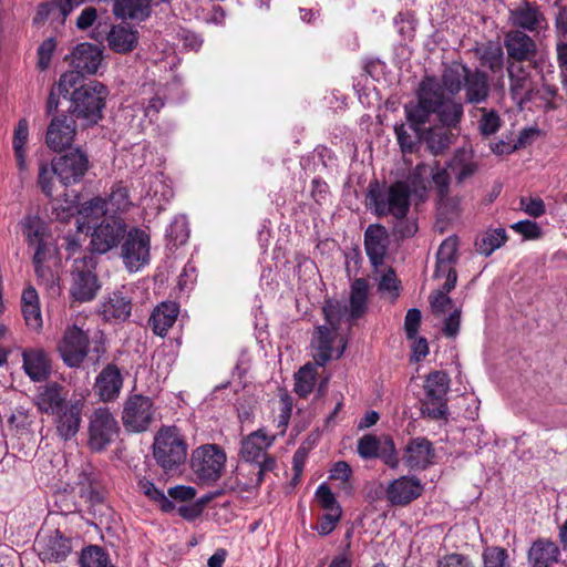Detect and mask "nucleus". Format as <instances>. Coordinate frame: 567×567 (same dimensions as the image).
I'll use <instances>...</instances> for the list:
<instances>
[{"mask_svg": "<svg viewBox=\"0 0 567 567\" xmlns=\"http://www.w3.org/2000/svg\"><path fill=\"white\" fill-rule=\"evenodd\" d=\"M406 121L412 125H424L435 115L439 124L458 132L464 116L463 102L449 96L439 82L426 78L420 83L416 101L404 105Z\"/></svg>", "mask_w": 567, "mask_h": 567, "instance_id": "f257e3e1", "label": "nucleus"}, {"mask_svg": "<svg viewBox=\"0 0 567 567\" xmlns=\"http://www.w3.org/2000/svg\"><path fill=\"white\" fill-rule=\"evenodd\" d=\"M410 205L411 189L405 182L398 181L386 186L374 181L368 186L365 207L379 218L404 217L410 212Z\"/></svg>", "mask_w": 567, "mask_h": 567, "instance_id": "f03ea898", "label": "nucleus"}, {"mask_svg": "<svg viewBox=\"0 0 567 567\" xmlns=\"http://www.w3.org/2000/svg\"><path fill=\"white\" fill-rule=\"evenodd\" d=\"M107 95V87L99 81L80 85L71 93L70 116L83 127L97 124L103 117Z\"/></svg>", "mask_w": 567, "mask_h": 567, "instance_id": "7ed1b4c3", "label": "nucleus"}, {"mask_svg": "<svg viewBox=\"0 0 567 567\" xmlns=\"http://www.w3.org/2000/svg\"><path fill=\"white\" fill-rule=\"evenodd\" d=\"M153 456L165 472L176 471L187 456V444L176 426L161 429L154 437Z\"/></svg>", "mask_w": 567, "mask_h": 567, "instance_id": "20e7f679", "label": "nucleus"}, {"mask_svg": "<svg viewBox=\"0 0 567 567\" xmlns=\"http://www.w3.org/2000/svg\"><path fill=\"white\" fill-rule=\"evenodd\" d=\"M425 396L421 401L422 415L431 420H447V392L450 390V378L445 371H433L424 380Z\"/></svg>", "mask_w": 567, "mask_h": 567, "instance_id": "39448f33", "label": "nucleus"}, {"mask_svg": "<svg viewBox=\"0 0 567 567\" xmlns=\"http://www.w3.org/2000/svg\"><path fill=\"white\" fill-rule=\"evenodd\" d=\"M226 453L217 444H204L190 456V467L197 478L206 484L218 481L225 470Z\"/></svg>", "mask_w": 567, "mask_h": 567, "instance_id": "423d86ee", "label": "nucleus"}, {"mask_svg": "<svg viewBox=\"0 0 567 567\" xmlns=\"http://www.w3.org/2000/svg\"><path fill=\"white\" fill-rule=\"evenodd\" d=\"M96 265V258L92 255L74 260L71 274L72 285L70 288V293L74 300L87 302L96 297L101 289V284L95 272Z\"/></svg>", "mask_w": 567, "mask_h": 567, "instance_id": "0eeeda50", "label": "nucleus"}, {"mask_svg": "<svg viewBox=\"0 0 567 567\" xmlns=\"http://www.w3.org/2000/svg\"><path fill=\"white\" fill-rule=\"evenodd\" d=\"M150 235L138 228L132 227L125 234L121 243V258L124 266L131 271H137L150 262L151 259Z\"/></svg>", "mask_w": 567, "mask_h": 567, "instance_id": "6e6552de", "label": "nucleus"}, {"mask_svg": "<svg viewBox=\"0 0 567 567\" xmlns=\"http://www.w3.org/2000/svg\"><path fill=\"white\" fill-rule=\"evenodd\" d=\"M128 226L120 216L109 215L93 228L91 234V250L100 255L117 248L125 237Z\"/></svg>", "mask_w": 567, "mask_h": 567, "instance_id": "1a4fd4ad", "label": "nucleus"}, {"mask_svg": "<svg viewBox=\"0 0 567 567\" xmlns=\"http://www.w3.org/2000/svg\"><path fill=\"white\" fill-rule=\"evenodd\" d=\"M120 432V425L107 408L93 411L89 422V446L95 452H102L110 445Z\"/></svg>", "mask_w": 567, "mask_h": 567, "instance_id": "9d476101", "label": "nucleus"}, {"mask_svg": "<svg viewBox=\"0 0 567 567\" xmlns=\"http://www.w3.org/2000/svg\"><path fill=\"white\" fill-rule=\"evenodd\" d=\"M155 408L148 396L133 394L124 403L122 421L127 431L144 432L154 421Z\"/></svg>", "mask_w": 567, "mask_h": 567, "instance_id": "9b49d317", "label": "nucleus"}, {"mask_svg": "<svg viewBox=\"0 0 567 567\" xmlns=\"http://www.w3.org/2000/svg\"><path fill=\"white\" fill-rule=\"evenodd\" d=\"M89 334L78 326H71L65 329L58 351L69 368H79L89 353Z\"/></svg>", "mask_w": 567, "mask_h": 567, "instance_id": "f8f14e48", "label": "nucleus"}, {"mask_svg": "<svg viewBox=\"0 0 567 567\" xmlns=\"http://www.w3.org/2000/svg\"><path fill=\"white\" fill-rule=\"evenodd\" d=\"M56 177L64 186L82 181L89 169V157L81 150L69 152L52 161Z\"/></svg>", "mask_w": 567, "mask_h": 567, "instance_id": "ddd939ff", "label": "nucleus"}, {"mask_svg": "<svg viewBox=\"0 0 567 567\" xmlns=\"http://www.w3.org/2000/svg\"><path fill=\"white\" fill-rule=\"evenodd\" d=\"M106 24L100 22L93 31V39L101 42L104 39V34H106L110 49L116 53H128L136 48L138 42L136 30L125 24L112 25L109 31H106Z\"/></svg>", "mask_w": 567, "mask_h": 567, "instance_id": "4468645a", "label": "nucleus"}, {"mask_svg": "<svg viewBox=\"0 0 567 567\" xmlns=\"http://www.w3.org/2000/svg\"><path fill=\"white\" fill-rule=\"evenodd\" d=\"M75 120L66 115L54 116L47 130L45 143L49 148L61 152L71 146L76 134Z\"/></svg>", "mask_w": 567, "mask_h": 567, "instance_id": "2eb2a0df", "label": "nucleus"}, {"mask_svg": "<svg viewBox=\"0 0 567 567\" xmlns=\"http://www.w3.org/2000/svg\"><path fill=\"white\" fill-rule=\"evenodd\" d=\"M423 489V485L417 477L401 476L388 485L385 497L391 505L405 506L420 497Z\"/></svg>", "mask_w": 567, "mask_h": 567, "instance_id": "dca6fc26", "label": "nucleus"}, {"mask_svg": "<svg viewBox=\"0 0 567 567\" xmlns=\"http://www.w3.org/2000/svg\"><path fill=\"white\" fill-rule=\"evenodd\" d=\"M83 408L84 402L78 399L69 401L66 406L53 414L56 433L62 440L69 441L78 434L82 422Z\"/></svg>", "mask_w": 567, "mask_h": 567, "instance_id": "f3484780", "label": "nucleus"}, {"mask_svg": "<svg viewBox=\"0 0 567 567\" xmlns=\"http://www.w3.org/2000/svg\"><path fill=\"white\" fill-rule=\"evenodd\" d=\"M389 248V233L381 224H371L364 231V249L374 268L384 264Z\"/></svg>", "mask_w": 567, "mask_h": 567, "instance_id": "a211bd4d", "label": "nucleus"}, {"mask_svg": "<svg viewBox=\"0 0 567 567\" xmlns=\"http://www.w3.org/2000/svg\"><path fill=\"white\" fill-rule=\"evenodd\" d=\"M435 450L425 437H414L403 450L402 461L410 470H425L433 463Z\"/></svg>", "mask_w": 567, "mask_h": 567, "instance_id": "6ab92c4d", "label": "nucleus"}, {"mask_svg": "<svg viewBox=\"0 0 567 567\" xmlns=\"http://www.w3.org/2000/svg\"><path fill=\"white\" fill-rule=\"evenodd\" d=\"M123 388V377L115 363H107L97 374L94 383L95 394L103 402L116 400Z\"/></svg>", "mask_w": 567, "mask_h": 567, "instance_id": "aec40b11", "label": "nucleus"}, {"mask_svg": "<svg viewBox=\"0 0 567 567\" xmlns=\"http://www.w3.org/2000/svg\"><path fill=\"white\" fill-rule=\"evenodd\" d=\"M39 557L42 561H63L72 550L71 539L59 529L37 540Z\"/></svg>", "mask_w": 567, "mask_h": 567, "instance_id": "412c9836", "label": "nucleus"}, {"mask_svg": "<svg viewBox=\"0 0 567 567\" xmlns=\"http://www.w3.org/2000/svg\"><path fill=\"white\" fill-rule=\"evenodd\" d=\"M132 312V297L124 289L107 295L101 303V315L105 321L124 322Z\"/></svg>", "mask_w": 567, "mask_h": 567, "instance_id": "4be33fe9", "label": "nucleus"}, {"mask_svg": "<svg viewBox=\"0 0 567 567\" xmlns=\"http://www.w3.org/2000/svg\"><path fill=\"white\" fill-rule=\"evenodd\" d=\"M504 45L509 59L516 62L532 61L537 53L536 42L522 30H511L506 33Z\"/></svg>", "mask_w": 567, "mask_h": 567, "instance_id": "5701e85b", "label": "nucleus"}, {"mask_svg": "<svg viewBox=\"0 0 567 567\" xmlns=\"http://www.w3.org/2000/svg\"><path fill=\"white\" fill-rule=\"evenodd\" d=\"M455 130L436 124L429 127L422 126L420 138L426 145V150L434 156L442 155L455 142L457 133Z\"/></svg>", "mask_w": 567, "mask_h": 567, "instance_id": "b1692460", "label": "nucleus"}, {"mask_svg": "<svg viewBox=\"0 0 567 567\" xmlns=\"http://www.w3.org/2000/svg\"><path fill=\"white\" fill-rule=\"evenodd\" d=\"M68 403L64 386L58 382H49L41 386L35 396L38 409L45 414L53 415L66 406Z\"/></svg>", "mask_w": 567, "mask_h": 567, "instance_id": "393cba45", "label": "nucleus"}, {"mask_svg": "<svg viewBox=\"0 0 567 567\" xmlns=\"http://www.w3.org/2000/svg\"><path fill=\"white\" fill-rule=\"evenodd\" d=\"M463 90L466 103L475 105L485 103L491 94L487 73L480 69H470Z\"/></svg>", "mask_w": 567, "mask_h": 567, "instance_id": "a878e982", "label": "nucleus"}, {"mask_svg": "<svg viewBox=\"0 0 567 567\" xmlns=\"http://www.w3.org/2000/svg\"><path fill=\"white\" fill-rule=\"evenodd\" d=\"M560 549L558 545L548 538H537L527 551V560L530 567H553L558 563Z\"/></svg>", "mask_w": 567, "mask_h": 567, "instance_id": "bb28decb", "label": "nucleus"}, {"mask_svg": "<svg viewBox=\"0 0 567 567\" xmlns=\"http://www.w3.org/2000/svg\"><path fill=\"white\" fill-rule=\"evenodd\" d=\"M22 359L24 372L32 381L41 382L50 375V359L43 349H25L22 352Z\"/></svg>", "mask_w": 567, "mask_h": 567, "instance_id": "cd10ccee", "label": "nucleus"}, {"mask_svg": "<svg viewBox=\"0 0 567 567\" xmlns=\"http://www.w3.org/2000/svg\"><path fill=\"white\" fill-rule=\"evenodd\" d=\"M509 20L514 27L534 32L540 28L545 17L537 6L525 0L519 7L511 10Z\"/></svg>", "mask_w": 567, "mask_h": 567, "instance_id": "c85d7f7f", "label": "nucleus"}, {"mask_svg": "<svg viewBox=\"0 0 567 567\" xmlns=\"http://www.w3.org/2000/svg\"><path fill=\"white\" fill-rule=\"evenodd\" d=\"M509 78V91L514 100L520 102L529 100L533 92V81L530 72L523 65L511 62L507 66Z\"/></svg>", "mask_w": 567, "mask_h": 567, "instance_id": "c756f323", "label": "nucleus"}, {"mask_svg": "<svg viewBox=\"0 0 567 567\" xmlns=\"http://www.w3.org/2000/svg\"><path fill=\"white\" fill-rule=\"evenodd\" d=\"M102 62L101 50L90 43H80L72 51V65L83 74L96 73Z\"/></svg>", "mask_w": 567, "mask_h": 567, "instance_id": "7c9ffc66", "label": "nucleus"}, {"mask_svg": "<svg viewBox=\"0 0 567 567\" xmlns=\"http://www.w3.org/2000/svg\"><path fill=\"white\" fill-rule=\"evenodd\" d=\"M275 441L264 430H257L241 441L240 456L250 464H255L265 454V450Z\"/></svg>", "mask_w": 567, "mask_h": 567, "instance_id": "2f4dec72", "label": "nucleus"}, {"mask_svg": "<svg viewBox=\"0 0 567 567\" xmlns=\"http://www.w3.org/2000/svg\"><path fill=\"white\" fill-rule=\"evenodd\" d=\"M179 309L177 303L175 302H162L157 306L148 320V324L151 326L153 332L156 336L164 337L168 332V330L175 323Z\"/></svg>", "mask_w": 567, "mask_h": 567, "instance_id": "473e14b6", "label": "nucleus"}, {"mask_svg": "<svg viewBox=\"0 0 567 567\" xmlns=\"http://www.w3.org/2000/svg\"><path fill=\"white\" fill-rule=\"evenodd\" d=\"M468 72L470 68L466 64L454 61L443 69L439 84L444 92L456 95L463 89Z\"/></svg>", "mask_w": 567, "mask_h": 567, "instance_id": "72a5a7b5", "label": "nucleus"}, {"mask_svg": "<svg viewBox=\"0 0 567 567\" xmlns=\"http://www.w3.org/2000/svg\"><path fill=\"white\" fill-rule=\"evenodd\" d=\"M475 54L482 66L492 73H498L504 68V51L498 42L488 41L475 48Z\"/></svg>", "mask_w": 567, "mask_h": 567, "instance_id": "f704fd0d", "label": "nucleus"}, {"mask_svg": "<svg viewBox=\"0 0 567 567\" xmlns=\"http://www.w3.org/2000/svg\"><path fill=\"white\" fill-rule=\"evenodd\" d=\"M113 13L124 20L144 21L151 14V0H115Z\"/></svg>", "mask_w": 567, "mask_h": 567, "instance_id": "c9c22d12", "label": "nucleus"}, {"mask_svg": "<svg viewBox=\"0 0 567 567\" xmlns=\"http://www.w3.org/2000/svg\"><path fill=\"white\" fill-rule=\"evenodd\" d=\"M369 284L364 278H357L351 285L350 317L359 319L367 310Z\"/></svg>", "mask_w": 567, "mask_h": 567, "instance_id": "e433bc0d", "label": "nucleus"}, {"mask_svg": "<svg viewBox=\"0 0 567 567\" xmlns=\"http://www.w3.org/2000/svg\"><path fill=\"white\" fill-rule=\"evenodd\" d=\"M104 199L106 200L109 213H124L133 205L130 190L122 181L116 182L112 186L107 198Z\"/></svg>", "mask_w": 567, "mask_h": 567, "instance_id": "4c0bfd02", "label": "nucleus"}, {"mask_svg": "<svg viewBox=\"0 0 567 567\" xmlns=\"http://www.w3.org/2000/svg\"><path fill=\"white\" fill-rule=\"evenodd\" d=\"M506 241L507 235L504 228L488 229L475 241V247L478 254L488 257Z\"/></svg>", "mask_w": 567, "mask_h": 567, "instance_id": "58836bf2", "label": "nucleus"}, {"mask_svg": "<svg viewBox=\"0 0 567 567\" xmlns=\"http://www.w3.org/2000/svg\"><path fill=\"white\" fill-rule=\"evenodd\" d=\"M331 330L327 326H320L317 328L316 336L313 339V346L317 350L315 359L317 364L324 365L332 358V337Z\"/></svg>", "mask_w": 567, "mask_h": 567, "instance_id": "ea45409f", "label": "nucleus"}, {"mask_svg": "<svg viewBox=\"0 0 567 567\" xmlns=\"http://www.w3.org/2000/svg\"><path fill=\"white\" fill-rule=\"evenodd\" d=\"M449 166L455 172L456 182L462 184L467 178L473 176L477 171V164L473 161L472 156L464 150L456 151L454 157L449 163Z\"/></svg>", "mask_w": 567, "mask_h": 567, "instance_id": "a19ab883", "label": "nucleus"}, {"mask_svg": "<svg viewBox=\"0 0 567 567\" xmlns=\"http://www.w3.org/2000/svg\"><path fill=\"white\" fill-rule=\"evenodd\" d=\"M29 138V123L25 118H20L14 132H13V152L17 161V165L20 171H24L27 168L25 161V145Z\"/></svg>", "mask_w": 567, "mask_h": 567, "instance_id": "79ce46f5", "label": "nucleus"}, {"mask_svg": "<svg viewBox=\"0 0 567 567\" xmlns=\"http://www.w3.org/2000/svg\"><path fill=\"white\" fill-rule=\"evenodd\" d=\"M408 124L410 128L414 132L413 135L408 132L404 124L395 125L394 131L402 153L412 154L413 152H415L419 144L423 143V141L420 138V133L422 132L423 125L414 126L410 121H408Z\"/></svg>", "mask_w": 567, "mask_h": 567, "instance_id": "37998d69", "label": "nucleus"}, {"mask_svg": "<svg viewBox=\"0 0 567 567\" xmlns=\"http://www.w3.org/2000/svg\"><path fill=\"white\" fill-rule=\"evenodd\" d=\"M316 365L311 363L305 364L296 373L293 390L300 398H306L312 392L316 384Z\"/></svg>", "mask_w": 567, "mask_h": 567, "instance_id": "c03bdc74", "label": "nucleus"}, {"mask_svg": "<svg viewBox=\"0 0 567 567\" xmlns=\"http://www.w3.org/2000/svg\"><path fill=\"white\" fill-rule=\"evenodd\" d=\"M79 564L80 567H109L110 556L103 547L90 545L82 549Z\"/></svg>", "mask_w": 567, "mask_h": 567, "instance_id": "a18cd8bd", "label": "nucleus"}, {"mask_svg": "<svg viewBox=\"0 0 567 567\" xmlns=\"http://www.w3.org/2000/svg\"><path fill=\"white\" fill-rule=\"evenodd\" d=\"M451 291L440 288L431 292L429 296V302L433 316L436 318L445 317L447 312L451 313L454 308H458L452 298L449 296Z\"/></svg>", "mask_w": 567, "mask_h": 567, "instance_id": "49530a36", "label": "nucleus"}, {"mask_svg": "<svg viewBox=\"0 0 567 567\" xmlns=\"http://www.w3.org/2000/svg\"><path fill=\"white\" fill-rule=\"evenodd\" d=\"M276 467V460L272 456L264 454L255 464L249 465L248 473L252 475L248 483H245V489H251L260 486L266 472Z\"/></svg>", "mask_w": 567, "mask_h": 567, "instance_id": "de8ad7c7", "label": "nucleus"}, {"mask_svg": "<svg viewBox=\"0 0 567 567\" xmlns=\"http://www.w3.org/2000/svg\"><path fill=\"white\" fill-rule=\"evenodd\" d=\"M138 488L146 497L156 502L163 512L168 513L174 509L173 502L146 477L138 481Z\"/></svg>", "mask_w": 567, "mask_h": 567, "instance_id": "09e8293b", "label": "nucleus"}, {"mask_svg": "<svg viewBox=\"0 0 567 567\" xmlns=\"http://www.w3.org/2000/svg\"><path fill=\"white\" fill-rule=\"evenodd\" d=\"M109 208L106 207V200L103 197H93L80 205H78V215L84 219L99 218L109 216Z\"/></svg>", "mask_w": 567, "mask_h": 567, "instance_id": "8fccbe9b", "label": "nucleus"}, {"mask_svg": "<svg viewBox=\"0 0 567 567\" xmlns=\"http://www.w3.org/2000/svg\"><path fill=\"white\" fill-rule=\"evenodd\" d=\"M166 237L174 247L184 245L189 237L188 223L185 217H176L169 225Z\"/></svg>", "mask_w": 567, "mask_h": 567, "instance_id": "3c124183", "label": "nucleus"}, {"mask_svg": "<svg viewBox=\"0 0 567 567\" xmlns=\"http://www.w3.org/2000/svg\"><path fill=\"white\" fill-rule=\"evenodd\" d=\"M480 111L482 113L481 118L478 120L480 133L485 137L495 134L502 125V120L497 111L486 107H482Z\"/></svg>", "mask_w": 567, "mask_h": 567, "instance_id": "603ef678", "label": "nucleus"}, {"mask_svg": "<svg viewBox=\"0 0 567 567\" xmlns=\"http://www.w3.org/2000/svg\"><path fill=\"white\" fill-rule=\"evenodd\" d=\"M433 277L435 279L445 278V281L441 288L445 289V291H452L457 282V271L455 269V264L436 260Z\"/></svg>", "mask_w": 567, "mask_h": 567, "instance_id": "864d4df0", "label": "nucleus"}, {"mask_svg": "<svg viewBox=\"0 0 567 567\" xmlns=\"http://www.w3.org/2000/svg\"><path fill=\"white\" fill-rule=\"evenodd\" d=\"M56 176L53 163L41 161L39 164L38 185L49 198L53 196V177Z\"/></svg>", "mask_w": 567, "mask_h": 567, "instance_id": "5fc2aeb1", "label": "nucleus"}, {"mask_svg": "<svg viewBox=\"0 0 567 567\" xmlns=\"http://www.w3.org/2000/svg\"><path fill=\"white\" fill-rule=\"evenodd\" d=\"M431 183L436 193V197L450 194L451 176L447 168L441 167L437 162L431 172Z\"/></svg>", "mask_w": 567, "mask_h": 567, "instance_id": "6e6d98bb", "label": "nucleus"}, {"mask_svg": "<svg viewBox=\"0 0 567 567\" xmlns=\"http://www.w3.org/2000/svg\"><path fill=\"white\" fill-rule=\"evenodd\" d=\"M381 441L373 434H365L358 441L357 452L363 460L377 458Z\"/></svg>", "mask_w": 567, "mask_h": 567, "instance_id": "4d7b16f0", "label": "nucleus"}, {"mask_svg": "<svg viewBox=\"0 0 567 567\" xmlns=\"http://www.w3.org/2000/svg\"><path fill=\"white\" fill-rule=\"evenodd\" d=\"M78 214V204L75 199H55L52 203V216L60 221L69 219Z\"/></svg>", "mask_w": 567, "mask_h": 567, "instance_id": "13d9d810", "label": "nucleus"}, {"mask_svg": "<svg viewBox=\"0 0 567 567\" xmlns=\"http://www.w3.org/2000/svg\"><path fill=\"white\" fill-rule=\"evenodd\" d=\"M457 249L458 241L455 236L444 239L436 252V260L456 265L458 260Z\"/></svg>", "mask_w": 567, "mask_h": 567, "instance_id": "bf43d9fd", "label": "nucleus"}, {"mask_svg": "<svg viewBox=\"0 0 567 567\" xmlns=\"http://www.w3.org/2000/svg\"><path fill=\"white\" fill-rule=\"evenodd\" d=\"M83 76L84 74L75 68L74 70L63 73L60 76L59 82L55 84V86H58V92L69 94L71 89L75 91V89L83 84Z\"/></svg>", "mask_w": 567, "mask_h": 567, "instance_id": "052dcab7", "label": "nucleus"}, {"mask_svg": "<svg viewBox=\"0 0 567 567\" xmlns=\"http://www.w3.org/2000/svg\"><path fill=\"white\" fill-rule=\"evenodd\" d=\"M484 567H509L508 554L505 548L489 547L483 553Z\"/></svg>", "mask_w": 567, "mask_h": 567, "instance_id": "680f3d73", "label": "nucleus"}, {"mask_svg": "<svg viewBox=\"0 0 567 567\" xmlns=\"http://www.w3.org/2000/svg\"><path fill=\"white\" fill-rule=\"evenodd\" d=\"M436 207L439 215L445 220H452L458 216V202L450 194L436 197Z\"/></svg>", "mask_w": 567, "mask_h": 567, "instance_id": "e2e57ef3", "label": "nucleus"}, {"mask_svg": "<svg viewBox=\"0 0 567 567\" xmlns=\"http://www.w3.org/2000/svg\"><path fill=\"white\" fill-rule=\"evenodd\" d=\"M316 497L320 506L327 512H342L334 494L327 484H321L316 491Z\"/></svg>", "mask_w": 567, "mask_h": 567, "instance_id": "0e129e2a", "label": "nucleus"}, {"mask_svg": "<svg viewBox=\"0 0 567 567\" xmlns=\"http://www.w3.org/2000/svg\"><path fill=\"white\" fill-rule=\"evenodd\" d=\"M393 235L399 237L400 239L411 238L413 237L419 227L416 220L413 218H409L408 215L400 218H393Z\"/></svg>", "mask_w": 567, "mask_h": 567, "instance_id": "69168bd1", "label": "nucleus"}, {"mask_svg": "<svg viewBox=\"0 0 567 567\" xmlns=\"http://www.w3.org/2000/svg\"><path fill=\"white\" fill-rule=\"evenodd\" d=\"M462 307L454 308L443 320L442 333L447 338H455L460 332Z\"/></svg>", "mask_w": 567, "mask_h": 567, "instance_id": "338daca9", "label": "nucleus"}, {"mask_svg": "<svg viewBox=\"0 0 567 567\" xmlns=\"http://www.w3.org/2000/svg\"><path fill=\"white\" fill-rule=\"evenodd\" d=\"M437 567H475L468 556L453 553L437 560Z\"/></svg>", "mask_w": 567, "mask_h": 567, "instance_id": "774afa93", "label": "nucleus"}]
</instances>
